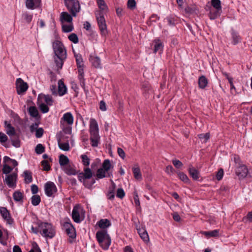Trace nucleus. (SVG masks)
<instances>
[{
    "instance_id": "obj_1",
    "label": "nucleus",
    "mask_w": 252,
    "mask_h": 252,
    "mask_svg": "<svg viewBox=\"0 0 252 252\" xmlns=\"http://www.w3.org/2000/svg\"><path fill=\"white\" fill-rule=\"evenodd\" d=\"M53 48L55 54V63L58 69H61L66 58V50L63 43L59 40H56L53 43Z\"/></svg>"
},
{
    "instance_id": "obj_2",
    "label": "nucleus",
    "mask_w": 252,
    "mask_h": 252,
    "mask_svg": "<svg viewBox=\"0 0 252 252\" xmlns=\"http://www.w3.org/2000/svg\"><path fill=\"white\" fill-rule=\"evenodd\" d=\"M89 131L92 146L94 147H97L100 136L98 134V124L94 119H91L90 120Z\"/></svg>"
},
{
    "instance_id": "obj_3",
    "label": "nucleus",
    "mask_w": 252,
    "mask_h": 252,
    "mask_svg": "<svg viewBox=\"0 0 252 252\" xmlns=\"http://www.w3.org/2000/svg\"><path fill=\"white\" fill-rule=\"evenodd\" d=\"M96 238L99 245L103 250L108 249L111 244V238L107 234V231L102 230L96 233Z\"/></svg>"
},
{
    "instance_id": "obj_4",
    "label": "nucleus",
    "mask_w": 252,
    "mask_h": 252,
    "mask_svg": "<svg viewBox=\"0 0 252 252\" xmlns=\"http://www.w3.org/2000/svg\"><path fill=\"white\" fill-rule=\"evenodd\" d=\"M40 233L43 237L52 238L55 235V231L51 224L48 222L39 223Z\"/></svg>"
},
{
    "instance_id": "obj_5",
    "label": "nucleus",
    "mask_w": 252,
    "mask_h": 252,
    "mask_svg": "<svg viewBox=\"0 0 252 252\" xmlns=\"http://www.w3.org/2000/svg\"><path fill=\"white\" fill-rule=\"evenodd\" d=\"M95 14L100 33L102 35L106 36L108 32L104 13L101 11H97Z\"/></svg>"
},
{
    "instance_id": "obj_6",
    "label": "nucleus",
    "mask_w": 252,
    "mask_h": 252,
    "mask_svg": "<svg viewBox=\"0 0 252 252\" xmlns=\"http://www.w3.org/2000/svg\"><path fill=\"white\" fill-rule=\"evenodd\" d=\"M64 4L71 15L75 17L80 10V5L78 0H64Z\"/></svg>"
},
{
    "instance_id": "obj_7",
    "label": "nucleus",
    "mask_w": 252,
    "mask_h": 252,
    "mask_svg": "<svg viewBox=\"0 0 252 252\" xmlns=\"http://www.w3.org/2000/svg\"><path fill=\"white\" fill-rule=\"evenodd\" d=\"M211 5L213 8L210 9L209 17L211 19H215L219 16L222 12L220 0H212Z\"/></svg>"
},
{
    "instance_id": "obj_8",
    "label": "nucleus",
    "mask_w": 252,
    "mask_h": 252,
    "mask_svg": "<svg viewBox=\"0 0 252 252\" xmlns=\"http://www.w3.org/2000/svg\"><path fill=\"white\" fill-rule=\"evenodd\" d=\"M45 194L49 197L54 196V193L57 191V188L53 182L49 181L44 185Z\"/></svg>"
},
{
    "instance_id": "obj_9",
    "label": "nucleus",
    "mask_w": 252,
    "mask_h": 252,
    "mask_svg": "<svg viewBox=\"0 0 252 252\" xmlns=\"http://www.w3.org/2000/svg\"><path fill=\"white\" fill-rule=\"evenodd\" d=\"M28 85L20 78L16 80V88L18 94L25 93L28 89Z\"/></svg>"
},
{
    "instance_id": "obj_10",
    "label": "nucleus",
    "mask_w": 252,
    "mask_h": 252,
    "mask_svg": "<svg viewBox=\"0 0 252 252\" xmlns=\"http://www.w3.org/2000/svg\"><path fill=\"white\" fill-rule=\"evenodd\" d=\"M17 176V173L13 172L6 176L4 181L6 182L8 187L11 188L16 187Z\"/></svg>"
},
{
    "instance_id": "obj_11",
    "label": "nucleus",
    "mask_w": 252,
    "mask_h": 252,
    "mask_svg": "<svg viewBox=\"0 0 252 252\" xmlns=\"http://www.w3.org/2000/svg\"><path fill=\"white\" fill-rule=\"evenodd\" d=\"M0 213L3 219L6 221L7 223L12 224L14 222L13 219L11 217L9 211L5 207H1L0 208Z\"/></svg>"
},
{
    "instance_id": "obj_12",
    "label": "nucleus",
    "mask_w": 252,
    "mask_h": 252,
    "mask_svg": "<svg viewBox=\"0 0 252 252\" xmlns=\"http://www.w3.org/2000/svg\"><path fill=\"white\" fill-rule=\"evenodd\" d=\"M63 226L65 229V232L67 235L71 238L74 239L76 237V232L73 225L70 222H64Z\"/></svg>"
},
{
    "instance_id": "obj_13",
    "label": "nucleus",
    "mask_w": 252,
    "mask_h": 252,
    "mask_svg": "<svg viewBox=\"0 0 252 252\" xmlns=\"http://www.w3.org/2000/svg\"><path fill=\"white\" fill-rule=\"evenodd\" d=\"M236 173L240 178H245L248 175V169L245 165H240L236 170Z\"/></svg>"
},
{
    "instance_id": "obj_14",
    "label": "nucleus",
    "mask_w": 252,
    "mask_h": 252,
    "mask_svg": "<svg viewBox=\"0 0 252 252\" xmlns=\"http://www.w3.org/2000/svg\"><path fill=\"white\" fill-rule=\"evenodd\" d=\"M25 3L27 8L34 9L39 6L41 0H26Z\"/></svg>"
},
{
    "instance_id": "obj_15",
    "label": "nucleus",
    "mask_w": 252,
    "mask_h": 252,
    "mask_svg": "<svg viewBox=\"0 0 252 252\" xmlns=\"http://www.w3.org/2000/svg\"><path fill=\"white\" fill-rule=\"evenodd\" d=\"M58 93L60 96H63L67 93V88L63 79H60L58 81Z\"/></svg>"
},
{
    "instance_id": "obj_16",
    "label": "nucleus",
    "mask_w": 252,
    "mask_h": 252,
    "mask_svg": "<svg viewBox=\"0 0 252 252\" xmlns=\"http://www.w3.org/2000/svg\"><path fill=\"white\" fill-rule=\"evenodd\" d=\"M153 43L154 44V50L155 53L157 52H159L161 53L163 49V44L161 41L159 39H156L154 40Z\"/></svg>"
},
{
    "instance_id": "obj_17",
    "label": "nucleus",
    "mask_w": 252,
    "mask_h": 252,
    "mask_svg": "<svg viewBox=\"0 0 252 252\" xmlns=\"http://www.w3.org/2000/svg\"><path fill=\"white\" fill-rule=\"evenodd\" d=\"M190 176L194 180H198L199 178V172L194 167L190 165L188 169Z\"/></svg>"
},
{
    "instance_id": "obj_18",
    "label": "nucleus",
    "mask_w": 252,
    "mask_h": 252,
    "mask_svg": "<svg viewBox=\"0 0 252 252\" xmlns=\"http://www.w3.org/2000/svg\"><path fill=\"white\" fill-rule=\"evenodd\" d=\"M137 230L141 238L145 242H149V236L145 229L142 227L137 228Z\"/></svg>"
},
{
    "instance_id": "obj_19",
    "label": "nucleus",
    "mask_w": 252,
    "mask_h": 252,
    "mask_svg": "<svg viewBox=\"0 0 252 252\" xmlns=\"http://www.w3.org/2000/svg\"><path fill=\"white\" fill-rule=\"evenodd\" d=\"M97 224L100 228L105 229L109 227L111 223L109 220L106 219H101L97 222Z\"/></svg>"
},
{
    "instance_id": "obj_20",
    "label": "nucleus",
    "mask_w": 252,
    "mask_h": 252,
    "mask_svg": "<svg viewBox=\"0 0 252 252\" xmlns=\"http://www.w3.org/2000/svg\"><path fill=\"white\" fill-rule=\"evenodd\" d=\"M90 61L92 65L95 68H100V60L98 57H94L91 55L90 57Z\"/></svg>"
},
{
    "instance_id": "obj_21",
    "label": "nucleus",
    "mask_w": 252,
    "mask_h": 252,
    "mask_svg": "<svg viewBox=\"0 0 252 252\" xmlns=\"http://www.w3.org/2000/svg\"><path fill=\"white\" fill-rule=\"evenodd\" d=\"M42 97L44 98V100L47 105L50 106L53 104V100L52 99V97L50 95H45L43 94H39L38 96L37 100L38 102L40 101V99Z\"/></svg>"
},
{
    "instance_id": "obj_22",
    "label": "nucleus",
    "mask_w": 252,
    "mask_h": 252,
    "mask_svg": "<svg viewBox=\"0 0 252 252\" xmlns=\"http://www.w3.org/2000/svg\"><path fill=\"white\" fill-rule=\"evenodd\" d=\"M6 128V133L10 136H15L16 132L14 127L10 124H8L7 121L4 122Z\"/></svg>"
},
{
    "instance_id": "obj_23",
    "label": "nucleus",
    "mask_w": 252,
    "mask_h": 252,
    "mask_svg": "<svg viewBox=\"0 0 252 252\" xmlns=\"http://www.w3.org/2000/svg\"><path fill=\"white\" fill-rule=\"evenodd\" d=\"M61 20L62 22L71 23L72 21V17L67 12H63L61 14Z\"/></svg>"
},
{
    "instance_id": "obj_24",
    "label": "nucleus",
    "mask_w": 252,
    "mask_h": 252,
    "mask_svg": "<svg viewBox=\"0 0 252 252\" xmlns=\"http://www.w3.org/2000/svg\"><path fill=\"white\" fill-rule=\"evenodd\" d=\"M72 218L75 222L78 223L81 221L80 219V214L76 206H75L72 210Z\"/></svg>"
},
{
    "instance_id": "obj_25",
    "label": "nucleus",
    "mask_w": 252,
    "mask_h": 252,
    "mask_svg": "<svg viewBox=\"0 0 252 252\" xmlns=\"http://www.w3.org/2000/svg\"><path fill=\"white\" fill-rule=\"evenodd\" d=\"M24 181L26 184H29L32 181V173L29 170H25L23 173Z\"/></svg>"
},
{
    "instance_id": "obj_26",
    "label": "nucleus",
    "mask_w": 252,
    "mask_h": 252,
    "mask_svg": "<svg viewBox=\"0 0 252 252\" xmlns=\"http://www.w3.org/2000/svg\"><path fill=\"white\" fill-rule=\"evenodd\" d=\"M64 172L68 175H76L77 172L74 168L70 164H68L63 167Z\"/></svg>"
},
{
    "instance_id": "obj_27",
    "label": "nucleus",
    "mask_w": 252,
    "mask_h": 252,
    "mask_svg": "<svg viewBox=\"0 0 252 252\" xmlns=\"http://www.w3.org/2000/svg\"><path fill=\"white\" fill-rule=\"evenodd\" d=\"M62 119L65 122L67 123L68 125H72L73 123V117L72 114L69 113H65L63 117L62 118Z\"/></svg>"
},
{
    "instance_id": "obj_28",
    "label": "nucleus",
    "mask_w": 252,
    "mask_h": 252,
    "mask_svg": "<svg viewBox=\"0 0 252 252\" xmlns=\"http://www.w3.org/2000/svg\"><path fill=\"white\" fill-rule=\"evenodd\" d=\"M69 160L68 158L64 155H61L59 157V163L61 166H65L69 164Z\"/></svg>"
},
{
    "instance_id": "obj_29",
    "label": "nucleus",
    "mask_w": 252,
    "mask_h": 252,
    "mask_svg": "<svg viewBox=\"0 0 252 252\" xmlns=\"http://www.w3.org/2000/svg\"><path fill=\"white\" fill-rule=\"evenodd\" d=\"M132 169L134 178L137 180H141L142 178L140 168L138 166L133 167Z\"/></svg>"
},
{
    "instance_id": "obj_30",
    "label": "nucleus",
    "mask_w": 252,
    "mask_h": 252,
    "mask_svg": "<svg viewBox=\"0 0 252 252\" xmlns=\"http://www.w3.org/2000/svg\"><path fill=\"white\" fill-rule=\"evenodd\" d=\"M58 140V143L59 145V147L63 151H67L69 149V145L68 143L65 142V143H62L61 142V138L60 137H58L57 138Z\"/></svg>"
},
{
    "instance_id": "obj_31",
    "label": "nucleus",
    "mask_w": 252,
    "mask_h": 252,
    "mask_svg": "<svg viewBox=\"0 0 252 252\" xmlns=\"http://www.w3.org/2000/svg\"><path fill=\"white\" fill-rule=\"evenodd\" d=\"M74 52V57H75L76 64L78 68H81L83 66L84 63L82 56L80 54H77L75 52H74V50H73Z\"/></svg>"
},
{
    "instance_id": "obj_32",
    "label": "nucleus",
    "mask_w": 252,
    "mask_h": 252,
    "mask_svg": "<svg viewBox=\"0 0 252 252\" xmlns=\"http://www.w3.org/2000/svg\"><path fill=\"white\" fill-rule=\"evenodd\" d=\"M106 172H107L102 167L98 168L95 175L96 179L98 180L105 178L106 177Z\"/></svg>"
},
{
    "instance_id": "obj_33",
    "label": "nucleus",
    "mask_w": 252,
    "mask_h": 252,
    "mask_svg": "<svg viewBox=\"0 0 252 252\" xmlns=\"http://www.w3.org/2000/svg\"><path fill=\"white\" fill-rule=\"evenodd\" d=\"M166 19L167 21L168 25L170 26H174L177 23V18L174 15H169L167 17Z\"/></svg>"
},
{
    "instance_id": "obj_34",
    "label": "nucleus",
    "mask_w": 252,
    "mask_h": 252,
    "mask_svg": "<svg viewBox=\"0 0 252 252\" xmlns=\"http://www.w3.org/2000/svg\"><path fill=\"white\" fill-rule=\"evenodd\" d=\"M13 197L15 201L23 202V194L20 191H16L13 193Z\"/></svg>"
},
{
    "instance_id": "obj_35",
    "label": "nucleus",
    "mask_w": 252,
    "mask_h": 252,
    "mask_svg": "<svg viewBox=\"0 0 252 252\" xmlns=\"http://www.w3.org/2000/svg\"><path fill=\"white\" fill-rule=\"evenodd\" d=\"M28 111L30 116L33 118H36L39 115L38 111L35 106H30Z\"/></svg>"
},
{
    "instance_id": "obj_36",
    "label": "nucleus",
    "mask_w": 252,
    "mask_h": 252,
    "mask_svg": "<svg viewBox=\"0 0 252 252\" xmlns=\"http://www.w3.org/2000/svg\"><path fill=\"white\" fill-rule=\"evenodd\" d=\"M37 104L39 106L40 111L42 113H46L49 111V108L48 106H47V104H45L44 103L40 102V101L38 102V100H37Z\"/></svg>"
},
{
    "instance_id": "obj_37",
    "label": "nucleus",
    "mask_w": 252,
    "mask_h": 252,
    "mask_svg": "<svg viewBox=\"0 0 252 252\" xmlns=\"http://www.w3.org/2000/svg\"><path fill=\"white\" fill-rule=\"evenodd\" d=\"M113 167L112 165L110 163L109 159H105L102 163V168L108 172L109 170Z\"/></svg>"
},
{
    "instance_id": "obj_38",
    "label": "nucleus",
    "mask_w": 252,
    "mask_h": 252,
    "mask_svg": "<svg viewBox=\"0 0 252 252\" xmlns=\"http://www.w3.org/2000/svg\"><path fill=\"white\" fill-rule=\"evenodd\" d=\"M219 230L217 229L206 231V237H217L219 236Z\"/></svg>"
},
{
    "instance_id": "obj_39",
    "label": "nucleus",
    "mask_w": 252,
    "mask_h": 252,
    "mask_svg": "<svg viewBox=\"0 0 252 252\" xmlns=\"http://www.w3.org/2000/svg\"><path fill=\"white\" fill-rule=\"evenodd\" d=\"M84 175L83 176H84L85 179H90L92 177L93 173L90 168L87 167L84 168Z\"/></svg>"
},
{
    "instance_id": "obj_40",
    "label": "nucleus",
    "mask_w": 252,
    "mask_h": 252,
    "mask_svg": "<svg viewBox=\"0 0 252 252\" xmlns=\"http://www.w3.org/2000/svg\"><path fill=\"white\" fill-rule=\"evenodd\" d=\"M32 203L34 206L38 205L41 202V198L38 195H34L31 198Z\"/></svg>"
},
{
    "instance_id": "obj_41",
    "label": "nucleus",
    "mask_w": 252,
    "mask_h": 252,
    "mask_svg": "<svg viewBox=\"0 0 252 252\" xmlns=\"http://www.w3.org/2000/svg\"><path fill=\"white\" fill-rule=\"evenodd\" d=\"M97 5L100 9L99 11H103L108 9V7L104 0H99L97 1Z\"/></svg>"
},
{
    "instance_id": "obj_42",
    "label": "nucleus",
    "mask_w": 252,
    "mask_h": 252,
    "mask_svg": "<svg viewBox=\"0 0 252 252\" xmlns=\"http://www.w3.org/2000/svg\"><path fill=\"white\" fill-rule=\"evenodd\" d=\"M232 43L234 45L237 44L240 41V37L239 34L235 32H232L231 33Z\"/></svg>"
},
{
    "instance_id": "obj_43",
    "label": "nucleus",
    "mask_w": 252,
    "mask_h": 252,
    "mask_svg": "<svg viewBox=\"0 0 252 252\" xmlns=\"http://www.w3.org/2000/svg\"><path fill=\"white\" fill-rule=\"evenodd\" d=\"M13 138H11V142L12 145L16 147L19 148L20 147V141L19 140V138L18 136H14Z\"/></svg>"
},
{
    "instance_id": "obj_44",
    "label": "nucleus",
    "mask_w": 252,
    "mask_h": 252,
    "mask_svg": "<svg viewBox=\"0 0 252 252\" xmlns=\"http://www.w3.org/2000/svg\"><path fill=\"white\" fill-rule=\"evenodd\" d=\"M35 151L37 154H41L45 152V147L41 144H38L35 147Z\"/></svg>"
},
{
    "instance_id": "obj_45",
    "label": "nucleus",
    "mask_w": 252,
    "mask_h": 252,
    "mask_svg": "<svg viewBox=\"0 0 252 252\" xmlns=\"http://www.w3.org/2000/svg\"><path fill=\"white\" fill-rule=\"evenodd\" d=\"M41 165L43 168L44 171H49L51 169V166L49 163V162L47 160H43L41 162Z\"/></svg>"
},
{
    "instance_id": "obj_46",
    "label": "nucleus",
    "mask_w": 252,
    "mask_h": 252,
    "mask_svg": "<svg viewBox=\"0 0 252 252\" xmlns=\"http://www.w3.org/2000/svg\"><path fill=\"white\" fill-rule=\"evenodd\" d=\"M68 39L74 43H77L79 41L78 37L76 33H72L68 36Z\"/></svg>"
},
{
    "instance_id": "obj_47",
    "label": "nucleus",
    "mask_w": 252,
    "mask_h": 252,
    "mask_svg": "<svg viewBox=\"0 0 252 252\" xmlns=\"http://www.w3.org/2000/svg\"><path fill=\"white\" fill-rule=\"evenodd\" d=\"M100 164V160L98 158L96 159L91 164V169L93 170H97L98 167Z\"/></svg>"
},
{
    "instance_id": "obj_48",
    "label": "nucleus",
    "mask_w": 252,
    "mask_h": 252,
    "mask_svg": "<svg viewBox=\"0 0 252 252\" xmlns=\"http://www.w3.org/2000/svg\"><path fill=\"white\" fill-rule=\"evenodd\" d=\"M13 169V167H11L8 165L5 164L3 165L2 171L3 174H8L12 171Z\"/></svg>"
},
{
    "instance_id": "obj_49",
    "label": "nucleus",
    "mask_w": 252,
    "mask_h": 252,
    "mask_svg": "<svg viewBox=\"0 0 252 252\" xmlns=\"http://www.w3.org/2000/svg\"><path fill=\"white\" fill-rule=\"evenodd\" d=\"M81 158L82 160L83 164L86 166H89L90 164V159L88 156L86 155H82L81 156Z\"/></svg>"
},
{
    "instance_id": "obj_50",
    "label": "nucleus",
    "mask_w": 252,
    "mask_h": 252,
    "mask_svg": "<svg viewBox=\"0 0 252 252\" xmlns=\"http://www.w3.org/2000/svg\"><path fill=\"white\" fill-rule=\"evenodd\" d=\"M178 176L180 179L185 183H188L189 181V179L188 178V176L183 172H179L178 173Z\"/></svg>"
},
{
    "instance_id": "obj_51",
    "label": "nucleus",
    "mask_w": 252,
    "mask_h": 252,
    "mask_svg": "<svg viewBox=\"0 0 252 252\" xmlns=\"http://www.w3.org/2000/svg\"><path fill=\"white\" fill-rule=\"evenodd\" d=\"M24 19L28 23H30L32 19V15L28 14L27 12L24 13L22 15Z\"/></svg>"
},
{
    "instance_id": "obj_52",
    "label": "nucleus",
    "mask_w": 252,
    "mask_h": 252,
    "mask_svg": "<svg viewBox=\"0 0 252 252\" xmlns=\"http://www.w3.org/2000/svg\"><path fill=\"white\" fill-rule=\"evenodd\" d=\"M62 29H63V32H69L72 31V30L73 29V27L72 25H63Z\"/></svg>"
},
{
    "instance_id": "obj_53",
    "label": "nucleus",
    "mask_w": 252,
    "mask_h": 252,
    "mask_svg": "<svg viewBox=\"0 0 252 252\" xmlns=\"http://www.w3.org/2000/svg\"><path fill=\"white\" fill-rule=\"evenodd\" d=\"M32 248L28 252H41V251L36 242L32 244Z\"/></svg>"
},
{
    "instance_id": "obj_54",
    "label": "nucleus",
    "mask_w": 252,
    "mask_h": 252,
    "mask_svg": "<svg viewBox=\"0 0 252 252\" xmlns=\"http://www.w3.org/2000/svg\"><path fill=\"white\" fill-rule=\"evenodd\" d=\"M185 11L186 13L188 14H193L196 13V9L194 6H188L185 9Z\"/></svg>"
},
{
    "instance_id": "obj_55",
    "label": "nucleus",
    "mask_w": 252,
    "mask_h": 252,
    "mask_svg": "<svg viewBox=\"0 0 252 252\" xmlns=\"http://www.w3.org/2000/svg\"><path fill=\"white\" fill-rule=\"evenodd\" d=\"M198 85L200 88H205V76L202 75L199 77L198 80Z\"/></svg>"
},
{
    "instance_id": "obj_56",
    "label": "nucleus",
    "mask_w": 252,
    "mask_h": 252,
    "mask_svg": "<svg viewBox=\"0 0 252 252\" xmlns=\"http://www.w3.org/2000/svg\"><path fill=\"white\" fill-rule=\"evenodd\" d=\"M125 195V193L123 189L122 188L118 189L117 191V194H116L117 197H118L121 199H122L124 198Z\"/></svg>"
},
{
    "instance_id": "obj_57",
    "label": "nucleus",
    "mask_w": 252,
    "mask_h": 252,
    "mask_svg": "<svg viewBox=\"0 0 252 252\" xmlns=\"http://www.w3.org/2000/svg\"><path fill=\"white\" fill-rule=\"evenodd\" d=\"M127 7L130 9H133L136 7V1L135 0H128L127 3Z\"/></svg>"
},
{
    "instance_id": "obj_58",
    "label": "nucleus",
    "mask_w": 252,
    "mask_h": 252,
    "mask_svg": "<svg viewBox=\"0 0 252 252\" xmlns=\"http://www.w3.org/2000/svg\"><path fill=\"white\" fill-rule=\"evenodd\" d=\"M223 174H224V172H223V169L222 168L218 170V171L216 175V179L218 181H220V180L222 179V178L223 176Z\"/></svg>"
},
{
    "instance_id": "obj_59",
    "label": "nucleus",
    "mask_w": 252,
    "mask_h": 252,
    "mask_svg": "<svg viewBox=\"0 0 252 252\" xmlns=\"http://www.w3.org/2000/svg\"><path fill=\"white\" fill-rule=\"evenodd\" d=\"M172 163L177 168H180L183 166L182 162L179 160L177 159L172 160Z\"/></svg>"
},
{
    "instance_id": "obj_60",
    "label": "nucleus",
    "mask_w": 252,
    "mask_h": 252,
    "mask_svg": "<svg viewBox=\"0 0 252 252\" xmlns=\"http://www.w3.org/2000/svg\"><path fill=\"white\" fill-rule=\"evenodd\" d=\"M44 130L42 128L40 127L36 129L35 136L37 138H40L42 137L43 134Z\"/></svg>"
},
{
    "instance_id": "obj_61",
    "label": "nucleus",
    "mask_w": 252,
    "mask_h": 252,
    "mask_svg": "<svg viewBox=\"0 0 252 252\" xmlns=\"http://www.w3.org/2000/svg\"><path fill=\"white\" fill-rule=\"evenodd\" d=\"M117 152L119 156L123 159H124L126 157V154L124 151L121 148H118Z\"/></svg>"
},
{
    "instance_id": "obj_62",
    "label": "nucleus",
    "mask_w": 252,
    "mask_h": 252,
    "mask_svg": "<svg viewBox=\"0 0 252 252\" xmlns=\"http://www.w3.org/2000/svg\"><path fill=\"white\" fill-rule=\"evenodd\" d=\"M50 90L53 95L57 96L58 93L57 91V87L55 85H52L50 86Z\"/></svg>"
},
{
    "instance_id": "obj_63",
    "label": "nucleus",
    "mask_w": 252,
    "mask_h": 252,
    "mask_svg": "<svg viewBox=\"0 0 252 252\" xmlns=\"http://www.w3.org/2000/svg\"><path fill=\"white\" fill-rule=\"evenodd\" d=\"M7 136L4 133L0 132V142H5L7 140Z\"/></svg>"
},
{
    "instance_id": "obj_64",
    "label": "nucleus",
    "mask_w": 252,
    "mask_h": 252,
    "mask_svg": "<svg viewBox=\"0 0 252 252\" xmlns=\"http://www.w3.org/2000/svg\"><path fill=\"white\" fill-rule=\"evenodd\" d=\"M246 220L249 222L252 221V211L249 212L247 216L243 218L244 221Z\"/></svg>"
}]
</instances>
